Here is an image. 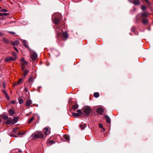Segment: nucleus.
Instances as JSON below:
<instances>
[{
    "label": "nucleus",
    "mask_w": 153,
    "mask_h": 153,
    "mask_svg": "<svg viewBox=\"0 0 153 153\" xmlns=\"http://www.w3.org/2000/svg\"><path fill=\"white\" fill-rule=\"evenodd\" d=\"M14 48L15 50L17 52H18V49L15 47H14Z\"/></svg>",
    "instance_id": "nucleus-47"
},
{
    "label": "nucleus",
    "mask_w": 153,
    "mask_h": 153,
    "mask_svg": "<svg viewBox=\"0 0 153 153\" xmlns=\"http://www.w3.org/2000/svg\"><path fill=\"white\" fill-rule=\"evenodd\" d=\"M64 138L67 140H68L70 139V137L69 135H65L64 136Z\"/></svg>",
    "instance_id": "nucleus-22"
},
{
    "label": "nucleus",
    "mask_w": 153,
    "mask_h": 153,
    "mask_svg": "<svg viewBox=\"0 0 153 153\" xmlns=\"http://www.w3.org/2000/svg\"><path fill=\"white\" fill-rule=\"evenodd\" d=\"M24 91L25 92H27L28 91V89L26 88H25V89Z\"/></svg>",
    "instance_id": "nucleus-46"
},
{
    "label": "nucleus",
    "mask_w": 153,
    "mask_h": 153,
    "mask_svg": "<svg viewBox=\"0 0 153 153\" xmlns=\"http://www.w3.org/2000/svg\"><path fill=\"white\" fill-rule=\"evenodd\" d=\"M135 29V27H133L131 28V30L132 32H134Z\"/></svg>",
    "instance_id": "nucleus-41"
},
{
    "label": "nucleus",
    "mask_w": 153,
    "mask_h": 153,
    "mask_svg": "<svg viewBox=\"0 0 153 153\" xmlns=\"http://www.w3.org/2000/svg\"><path fill=\"white\" fill-rule=\"evenodd\" d=\"M27 64V62H25L22 63L21 64L22 70L25 69V67Z\"/></svg>",
    "instance_id": "nucleus-9"
},
{
    "label": "nucleus",
    "mask_w": 153,
    "mask_h": 153,
    "mask_svg": "<svg viewBox=\"0 0 153 153\" xmlns=\"http://www.w3.org/2000/svg\"><path fill=\"white\" fill-rule=\"evenodd\" d=\"M12 54L13 56V57H16V59L17 58V55L14 52L12 51Z\"/></svg>",
    "instance_id": "nucleus-23"
},
{
    "label": "nucleus",
    "mask_w": 153,
    "mask_h": 153,
    "mask_svg": "<svg viewBox=\"0 0 153 153\" xmlns=\"http://www.w3.org/2000/svg\"><path fill=\"white\" fill-rule=\"evenodd\" d=\"M56 15L54 19V23L56 25H58L60 21V19L61 18L62 16L60 14H56Z\"/></svg>",
    "instance_id": "nucleus-2"
},
{
    "label": "nucleus",
    "mask_w": 153,
    "mask_h": 153,
    "mask_svg": "<svg viewBox=\"0 0 153 153\" xmlns=\"http://www.w3.org/2000/svg\"><path fill=\"white\" fill-rule=\"evenodd\" d=\"M19 102L20 104H22L23 102V100L21 97H19Z\"/></svg>",
    "instance_id": "nucleus-19"
},
{
    "label": "nucleus",
    "mask_w": 153,
    "mask_h": 153,
    "mask_svg": "<svg viewBox=\"0 0 153 153\" xmlns=\"http://www.w3.org/2000/svg\"><path fill=\"white\" fill-rule=\"evenodd\" d=\"M77 113L79 114L80 116H81L82 114V112L80 110L78 109L77 110Z\"/></svg>",
    "instance_id": "nucleus-28"
},
{
    "label": "nucleus",
    "mask_w": 153,
    "mask_h": 153,
    "mask_svg": "<svg viewBox=\"0 0 153 153\" xmlns=\"http://www.w3.org/2000/svg\"><path fill=\"white\" fill-rule=\"evenodd\" d=\"M34 137L36 138L42 139L44 138V134L41 131H37L35 133Z\"/></svg>",
    "instance_id": "nucleus-3"
},
{
    "label": "nucleus",
    "mask_w": 153,
    "mask_h": 153,
    "mask_svg": "<svg viewBox=\"0 0 153 153\" xmlns=\"http://www.w3.org/2000/svg\"><path fill=\"white\" fill-rule=\"evenodd\" d=\"M41 88V87L40 86H39V87L38 88H37V90L39 92H40V88Z\"/></svg>",
    "instance_id": "nucleus-45"
},
{
    "label": "nucleus",
    "mask_w": 153,
    "mask_h": 153,
    "mask_svg": "<svg viewBox=\"0 0 153 153\" xmlns=\"http://www.w3.org/2000/svg\"><path fill=\"white\" fill-rule=\"evenodd\" d=\"M6 99L7 100H9L10 97L8 96L7 94H6L4 95Z\"/></svg>",
    "instance_id": "nucleus-35"
},
{
    "label": "nucleus",
    "mask_w": 153,
    "mask_h": 153,
    "mask_svg": "<svg viewBox=\"0 0 153 153\" xmlns=\"http://www.w3.org/2000/svg\"><path fill=\"white\" fill-rule=\"evenodd\" d=\"M0 16H3V13H0Z\"/></svg>",
    "instance_id": "nucleus-52"
},
{
    "label": "nucleus",
    "mask_w": 153,
    "mask_h": 153,
    "mask_svg": "<svg viewBox=\"0 0 153 153\" xmlns=\"http://www.w3.org/2000/svg\"><path fill=\"white\" fill-rule=\"evenodd\" d=\"M80 126L82 129H83L86 126L84 124V125H80Z\"/></svg>",
    "instance_id": "nucleus-31"
},
{
    "label": "nucleus",
    "mask_w": 153,
    "mask_h": 153,
    "mask_svg": "<svg viewBox=\"0 0 153 153\" xmlns=\"http://www.w3.org/2000/svg\"><path fill=\"white\" fill-rule=\"evenodd\" d=\"M141 8L142 10H144L146 9V7L145 6L143 5L141 6Z\"/></svg>",
    "instance_id": "nucleus-34"
},
{
    "label": "nucleus",
    "mask_w": 153,
    "mask_h": 153,
    "mask_svg": "<svg viewBox=\"0 0 153 153\" xmlns=\"http://www.w3.org/2000/svg\"><path fill=\"white\" fill-rule=\"evenodd\" d=\"M72 115L73 116L75 117H78L80 116L79 114H78L77 113H72Z\"/></svg>",
    "instance_id": "nucleus-25"
},
{
    "label": "nucleus",
    "mask_w": 153,
    "mask_h": 153,
    "mask_svg": "<svg viewBox=\"0 0 153 153\" xmlns=\"http://www.w3.org/2000/svg\"><path fill=\"white\" fill-rule=\"evenodd\" d=\"M23 44L24 46L26 48H27L28 47V45L27 44V42L25 40L23 41Z\"/></svg>",
    "instance_id": "nucleus-21"
},
{
    "label": "nucleus",
    "mask_w": 153,
    "mask_h": 153,
    "mask_svg": "<svg viewBox=\"0 0 153 153\" xmlns=\"http://www.w3.org/2000/svg\"><path fill=\"white\" fill-rule=\"evenodd\" d=\"M9 15V13H3V16H6Z\"/></svg>",
    "instance_id": "nucleus-44"
},
{
    "label": "nucleus",
    "mask_w": 153,
    "mask_h": 153,
    "mask_svg": "<svg viewBox=\"0 0 153 153\" xmlns=\"http://www.w3.org/2000/svg\"><path fill=\"white\" fill-rule=\"evenodd\" d=\"M99 126H100V127L101 128H102V127H103V125L102 124H99Z\"/></svg>",
    "instance_id": "nucleus-48"
},
{
    "label": "nucleus",
    "mask_w": 153,
    "mask_h": 153,
    "mask_svg": "<svg viewBox=\"0 0 153 153\" xmlns=\"http://www.w3.org/2000/svg\"><path fill=\"white\" fill-rule=\"evenodd\" d=\"M44 133L46 135H47L50 134V131L48 128H45L44 129Z\"/></svg>",
    "instance_id": "nucleus-10"
},
{
    "label": "nucleus",
    "mask_w": 153,
    "mask_h": 153,
    "mask_svg": "<svg viewBox=\"0 0 153 153\" xmlns=\"http://www.w3.org/2000/svg\"><path fill=\"white\" fill-rule=\"evenodd\" d=\"M149 14L147 12H144L142 13L141 16L143 17H145L149 15Z\"/></svg>",
    "instance_id": "nucleus-11"
},
{
    "label": "nucleus",
    "mask_w": 153,
    "mask_h": 153,
    "mask_svg": "<svg viewBox=\"0 0 153 153\" xmlns=\"http://www.w3.org/2000/svg\"><path fill=\"white\" fill-rule=\"evenodd\" d=\"M83 111L85 115L88 116L90 114L91 111V108L88 106L84 107L83 108Z\"/></svg>",
    "instance_id": "nucleus-1"
},
{
    "label": "nucleus",
    "mask_w": 153,
    "mask_h": 153,
    "mask_svg": "<svg viewBox=\"0 0 153 153\" xmlns=\"http://www.w3.org/2000/svg\"><path fill=\"white\" fill-rule=\"evenodd\" d=\"M10 102L12 104H14L16 103L15 101H14V100L11 101Z\"/></svg>",
    "instance_id": "nucleus-43"
},
{
    "label": "nucleus",
    "mask_w": 153,
    "mask_h": 153,
    "mask_svg": "<svg viewBox=\"0 0 153 153\" xmlns=\"http://www.w3.org/2000/svg\"><path fill=\"white\" fill-rule=\"evenodd\" d=\"M33 78L32 77H30L29 78L28 81L30 82H32L33 81Z\"/></svg>",
    "instance_id": "nucleus-36"
},
{
    "label": "nucleus",
    "mask_w": 153,
    "mask_h": 153,
    "mask_svg": "<svg viewBox=\"0 0 153 153\" xmlns=\"http://www.w3.org/2000/svg\"><path fill=\"white\" fill-rule=\"evenodd\" d=\"M34 119V117H33L30 118L29 119L28 121V123H31Z\"/></svg>",
    "instance_id": "nucleus-26"
},
{
    "label": "nucleus",
    "mask_w": 153,
    "mask_h": 153,
    "mask_svg": "<svg viewBox=\"0 0 153 153\" xmlns=\"http://www.w3.org/2000/svg\"><path fill=\"white\" fill-rule=\"evenodd\" d=\"M152 1H153V0H152Z\"/></svg>",
    "instance_id": "nucleus-56"
},
{
    "label": "nucleus",
    "mask_w": 153,
    "mask_h": 153,
    "mask_svg": "<svg viewBox=\"0 0 153 153\" xmlns=\"http://www.w3.org/2000/svg\"><path fill=\"white\" fill-rule=\"evenodd\" d=\"M9 113L11 116H12L15 113V112L14 110L10 109L9 110Z\"/></svg>",
    "instance_id": "nucleus-18"
},
{
    "label": "nucleus",
    "mask_w": 153,
    "mask_h": 153,
    "mask_svg": "<svg viewBox=\"0 0 153 153\" xmlns=\"http://www.w3.org/2000/svg\"><path fill=\"white\" fill-rule=\"evenodd\" d=\"M21 61L22 62V63L25 62H27V61H26L25 60V59L24 58H22L21 59Z\"/></svg>",
    "instance_id": "nucleus-38"
},
{
    "label": "nucleus",
    "mask_w": 153,
    "mask_h": 153,
    "mask_svg": "<svg viewBox=\"0 0 153 153\" xmlns=\"http://www.w3.org/2000/svg\"><path fill=\"white\" fill-rule=\"evenodd\" d=\"M3 41L6 44H8L9 43V40L5 38H3Z\"/></svg>",
    "instance_id": "nucleus-29"
},
{
    "label": "nucleus",
    "mask_w": 153,
    "mask_h": 153,
    "mask_svg": "<svg viewBox=\"0 0 153 153\" xmlns=\"http://www.w3.org/2000/svg\"><path fill=\"white\" fill-rule=\"evenodd\" d=\"M60 31H59L58 32V34L59 35H60V32L62 31V30L61 29H60Z\"/></svg>",
    "instance_id": "nucleus-51"
},
{
    "label": "nucleus",
    "mask_w": 153,
    "mask_h": 153,
    "mask_svg": "<svg viewBox=\"0 0 153 153\" xmlns=\"http://www.w3.org/2000/svg\"><path fill=\"white\" fill-rule=\"evenodd\" d=\"M59 27H58V28H57L56 29V31H58V29H59Z\"/></svg>",
    "instance_id": "nucleus-53"
},
{
    "label": "nucleus",
    "mask_w": 153,
    "mask_h": 153,
    "mask_svg": "<svg viewBox=\"0 0 153 153\" xmlns=\"http://www.w3.org/2000/svg\"><path fill=\"white\" fill-rule=\"evenodd\" d=\"M0 11L2 12H7V10L6 9H2L0 10Z\"/></svg>",
    "instance_id": "nucleus-30"
},
{
    "label": "nucleus",
    "mask_w": 153,
    "mask_h": 153,
    "mask_svg": "<svg viewBox=\"0 0 153 153\" xmlns=\"http://www.w3.org/2000/svg\"><path fill=\"white\" fill-rule=\"evenodd\" d=\"M62 36L63 37L66 39L68 37V35L66 31L65 32H63L62 33Z\"/></svg>",
    "instance_id": "nucleus-14"
},
{
    "label": "nucleus",
    "mask_w": 153,
    "mask_h": 153,
    "mask_svg": "<svg viewBox=\"0 0 153 153\" xmlns=\"http://www.w3.org/2000/svg\"><path fill=\"white\" fill-rule=\"evenodd\" d=\"M19 41L18 40H16L14 42H11V44L12 45H13L15 46V45H17L19 44Z\"/></svg>",
    "instance_id": "nucleus-17"
},
{
    "label": "nucleus",
    "mask_w": 153,
    "mask_h": 153,
    "mask_svg": "<svg viewBox=\"0 0 153 153\" xmlns=\"http://www.w3.org/2000/svg\"><path fill=\"white\" fill-rule=\"evenodd\" d=\"M144 1H145L147 3V4L149 5H150L151 4V3L149 2V1L148 0H144Z\"/></svg>",
    "instance_id": "nucleus-39"
},
{
    "label": "nucleus",
    "mask_w": 153,
    "mask_h": 153,
    "mask_svg": "<svg viewBox=\"0 0 153 153\" xmlns=\"http://www.w3.org/2000/svg\"><path fill=\"white\" fill-rule=\"evenodd\" d=\"M2 86H3L4 88H5V84L4 82L2 84Z\"/></svg>",
    "instance_id": "nucleus-49"
},
{
    "label": "nucleus",
    "mask_w": 153,
    "mask_h": 153,
    "mask_svg": "<svg viewBox=\"0 0 153 153\" xmlns=\"http://www.w3.org/2000/svg\"><path fill=\"white\" fill-rule=\"evenodd\" d=\"M105 118L106 120L108 123H111V120L110 117L107 115H105Z\"/></svg>",
    "instance_id": "nucleus-16"
},
{
    "label": "nucleus",
    "mask_w": 153,
    "mask_h": 153,
    "mask_svg": "<svg viewBox=\"0 0 153 153\" xmlns=\"http://www.w3.org/2000/svg\"><path fill=\"white\" fill-rule=\"evenodd\" d=\"M78 108V105L77 104H76L73 106L72 108L74 110H76Z\"/></svg>",
    "instance_id": "nucleus-24"
},
{
    "label": "nucleus",
    "mask_w": 153,
    "mask_h": 153,
    "mask_svg": "<svg viewBox=\"0 0 153 153\" xmlns=\"http://www.w3.org/2000/svg\"><path fill=\"white\" fill-rule=\"evenodd\" d=\"M2 92L4 95H5L6 94H7L6 91L4 90H2Z\"/></svg>",
    "instance_id": "nucleus-37"
},
{
    "label": "nucleus",
    "mask_w": 153,
    "mask_h": 153,
    "mask_svg": "<svg viewBox=\"0 0 153 153\" xmlns=\"http://www.w3.org/2000/svg\"><path fill=\"white\" fill-rule=\"evenodd\" d=\"M22 70L23 72V76H24L26 75L29 72V70L28 69L25 70V69H24V70Z\"/></svg>",
    "instance_id": "nucleus-13"
},
{
    "label": "nucleus",
    "mask_w": 153,
    "mask_h": 153,
    "mask_svg": "<svg viewBox=\"0 0 153 153\" xmlns=\"http://www.w3.org/2000/svg\"><path fill=\"white\" fill-rule=\"evenodd\" d=\"M129 1L134 4L135 5H138L140 4V1L139 0H129Z\"/></svg>",
    "instance_id": "nucleus-5"
},
{
    "label": "nucleus",
    "mask_w": 153,
    "mask_h": 153,
    "mask_svg": "<svg viewBox=\"0 0 153 153\" xmlns=\"http://www.w3.org/2000/svg\"><path fill=\"white\" fill-rule=\"evenodd\" d=\"M1 7L0 6V9H1Z\"/></svg>",
    "instance_id": "nucleus-54"
},
{
    "label": "nucleus",
    "mask_w": 153,
    "mask_h": 153,
    "mask_svg": "<svg viewBox=\"0 0 153 153\" xmlns=\"http://www.w3.org/2000/svg\"><path fill=\"white\" fill-rule=\"evenodd\" d=\"M37 57V55L36 53H34L31 56V58L33 60H35Z\"/></svg>",
    "instance_id": "nucleus-8"
},
{
    "label": "nucleus",
    "mask_w": 153,
    "mask_h": 153,
    "mask_svg": "<svg viewBox=\"0 0 153 153\" xmlns=\"http://www.w3.org/2000/svg\"><path fill=\"white\" fill-rule=\"evenodd\" d=\"M32 101L30 100H27L26 102V105L27 106H29L32 103Z\"/></svg>",
    "instance_id": "nucleus-12"
},
{
    "label": "nucleus",
    "mask_w": 153,
    "mask_h": 153,
    "mask_svg": "<svg viewBox=\"0 0 153 153\" xmlns=\"http://www.w3.org/2000/svg\"><path fill=\"white\" fill-rule=\"evenodd\" d=\"M16 60V57H13L10 56L6 57L4 59V61L6 62H8L10 61H14Z\"/></svg>",
    "instance_id": "nucleus-4"
},
{
    "label": "nucleus",
    "mask_w": 153,
    "mask_h": 153,
    "mask_svg": "<svg viewBox=\"0 0 153 153\" xmlns=\"http://www.w3.org/2000/svg\"><path fill=\"white\" fill-rule=\"evenodd\" d=\"M12 120H8L7 121V123L8 124H10L12 123Z\"/></svg>",
    "instance_id": "nucleus-33"
},
{
    "label": "nucleus",
    "mask_w": 153,
    "mask_h": 153,
    "mask_svg": "<svg viewBox=\"0 0 153 153\" xmlns=\"http://www.w3.org/2000/svg\"><path fill=\"white\" fill-rule=\"evenodd\" d=\"M54 17V16H53V17Z\"/></svg>",
    "instance_id": "nucleus-55"
},
{
    "label": "nucleus",
    "mask_w": 153,
    "mask_h": 153,
    "mask_svg": "<svg viewBox=\"0 0 153 153\" xmlns=\"http://www.w3.org/2000/svg\"><path fill=\"white\" fill-rule=\"evenodd\" d=\"M148 20L146 18H144L142 19V22L144 24H147L148 23Z\"/></svg>",
    "instance_id": "nucleus-15"
},
{
    "label": "nucleus",
    "mask_w": 153,
    "mask_h": 153,
    "mask_svg": "<svg viewBox=\"0 0 153 153\" xmlns=\"http://www.w3.org/2000/svg\"><path fill=\"white\" fill-rule=\"evenodd\" d=\"M22 79H20L18 82L14 83V85L15 86H16L17 85H19L20 83V82H22Z\"/></svg>",
    "instance_id": "nucleus-20"
},
{
    "label": "nucleus",
    "mask_w": 153,
    "mask_h": 153,
    "mask_svg": "<svg viewBox=\"0 0 153 153\" xmlns=\"http://www.w3.org/2000/svg\"><path fill=\"white\" fill-rule=\"evenodd\" d=\"M21 152L22 151L19 149H13L10 152V153H19Z\"/></svg>",
    "instance_id": "nucleus-7"
},
{
    "label": "nucleus",
    "mask_w": 153,
    "mask_h": 153,
    "mask_svg": "<svg viewBox=\"0 0 153 153\" xmlns=\"http://www.w3.org/2000/svg\"><path fill=\"white\" fill-rule=\"evenodd\" d=\"M17 128H14L13 129V131L14 133H16L17 131Z\"/></svg>",
    "instance_id": "nucleus-32"
},
{
    "label": "nucleus",
    "mask_w": 153,
    "mask_h": 153,
    "mask_svg": "<svg viewBox=\"0 0 153 153\" xmlns=\"http://www.w3.org/2000/svg\"><path fill=\"white\" fill-rule=\"evenodd\" d=\"M10 33L13 34H14L15 33V32H10Z\"/></svg>",
    "instance_id": "nucleus-50"
},
{
    "label": "nucleus",
    "mask_w": 153,
    "mask_h": 153,
    "mask_svg": "<svg viewBox=\"0 0 153 153\" xmlns=\"http://www.w3.org/2000/svg\"><path fill=\"white\" fill-rule=\"evenodd\" d=\"M18 120V118L16 117H14L13 118V120L15 121H17Z\"/></svg>",
    "instance_id": "nucleus-40"
},
{
    "label": "nucleus",
    "mask_w": 153,
    "mask_h": 153,
    "mask_svg": "<svg viewBox=\"0 0 153 153\" xmlns=\"http://www.w3.org/2000/svg\"><path fill=\"white\" fill-rule=\"evenodd\" d=\"M96 112L98 114H101L103 113V109L101 107H99L97 109Z\"/></svg>",
    "instance_id": "nucleus-6"
},
{
    "label": "nucleus",
    "mask_w": 153,
    "mask_h": 153,
    "mask_svg": "<svg viewBox=\"0 0 153 153\" xmlns=\"http://www.w3.org/2000/svg\"><path fill=\"white\" fill-rule=\"evenodd\" d=\"M94 96L96 98L98 97L99 96V94L98 93H95L94 94Z\"/></svg>",
    "instance_id": "nucleus-27"
},
{
    "label": "nucleus",
    "mask_w": 153,
    "mask_h": 153,
    "mask_svg": "<svg viewBox=\"0 0 153 153\" xmlns=\"http://www.w3.org/2000/svg\"><path fill=\"white\" fill-rule=\"evenodd\" d=\"M50 144H53L55 143V142L53 140H51L49 142Z\"/></svg>",
    "instance_id": "nucleus-42"
}]
</instances>
